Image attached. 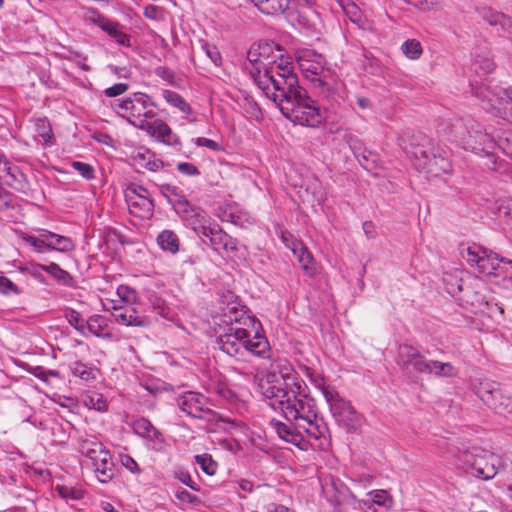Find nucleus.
Listing matches in <instances>:
<instances>
[{"mask_svg":"<svg viewBox=\"0 0 512 512\" xmlns=\"http://www.w3.org/2000/svg\"><path fill=\"white\" fill-rule=\"evenodd\" d=\"M450 133L453 134L456 142L460 143L464 149L475 153L484 152L487 162L485 166L488 169H496V157L493 153L484 150L483 145L488 142L489 135L485 133L479 123L473 119H458L450 127Z\"/></svg>","mask_w":512,"mask_h":512,"instance_id":"4","label":"nucleus"},{"mask_svg":"<svg viewBox=\"0 0 512 512\" xmlns=\"http://www.w3.org/2000/svg\"><path fill=\"white\" fill-rule=\"evenodd\" d=\"M174 210L185 218L187 221L193 222L198 218H205V212L199 208L193 207L185 196H177V199H170Z\"/></svg>","mask_w":512,"mask_h":512,"instance_id":"20","label":"nucleus"},{"mask_svg":"<svg viewBox=\"0 0 512 512\" xmlns=\"http://www.w3.org/2000/svg\"><path fill=\"white\" fill-rule=\"evenodd\" d=\"M297 63L305 79L320 86V54L304 48L297 52Z\"/></svg>","mask_w":512,"mask_h":512,"instance_id":"9","label":"nucleus"},{"mask_svg":"<svg viewBox=\"0 0 512 512\" xmlns=\"http://www.w3.org/2000/svg\"><path fill=\"white\" fill-rule=\"evenodd\" d=\"M177 170L186 176H198L200 174L199 169L194 164L188 162L178 163Z\"/></svg>","mask_w":512,"mask_h":512,"instance_id":"58","label":"nucleus"},{"mask_svg":"<svg viewBox=\"0 0 512 512\" xmlns=\"http://www.w3.org/2000/svg\"><path fill=\"white\" fill-rule=\"evenodd\" d=\"M246 327H224L223 332L217 336L216 342L219 348L231 357L242 359L246 354L263 357L269 349V343L264 335L254 332Z\"/></svg>","mask_w":512,"mask_h":512,"instance_id":"3","label":"nucleus"},{"mask_svg":"<svg viewBox=\"0 0 512 512\" xmlns=\"http://www.w3.org/2000/svg\"><path fill=\"white\" fill-rule=\"evenodd\" d=\"M200 53H203L216 66L221 63L222 58L217 47L208 42L201 41Z\"/></svg>","mask_w":512,"mask_h":512,"instance_id":"46","label":"nucleus"},{"mask_svg":"<svg viewBox=\"0 0 512 512\" xmlns=\"http://www.w3.org/2000/svg\"><path fill=\"white\" fill-rule=\"evenodd\" d=\"M0 293L4 295H19L21 291L8 277L0 276Z\"/></svg>","mask_w":512,"mask_h":512,"instance_id":"51","label":"nucleus"},{"mask_svg":"<svg viewBox=\"0 0 512 512\" xmlns=\"http://www.w3.org/2000/svg\"><path fill=\"white\" fill-rule=\"evenodd\" d=\"M257 47L258 51L261 52V56L265 62L271 61V65H277V58H280V61L283 60L282 54L276 56L272 55L274 51H282L280 45L275 43L274 41H261L257 44Z\"/></svg>","mask_w":512,"mask_h":512,"instance_id":"36","label":"nucleus"},{"mask_svg":"<svg viewBox=\"0 0 512 512\" xmlns=\"http://www.w3.org/2000/svg\"><path fill=\"white\" fill-rule=\"evenodd\" d=\"M247 59L252 64V68L250 70V74L253 77V72H256L257 69L260 70V73L265 72L266 69H269L271 65V61L265 62L261 56V52L258 51L257 44L251 46V48L247 52Z\"/></svg>","mask_w":512,"mask_h":512,"instance_id":"35","label":"nucleus"},{"mask_svg":"<svg viewBox=\"0 0 512 512\" xmlns=\"http://www.w3.org/2000/svg\"><path fill=\"white\" fill-rule=\"evenodd\" d=\"M425 374L434 375L436 377L450 378L456 376L457 370L450 362H441L428 359Z\"/></svg>","mask_w":512,"mask_h":512,"instance_id":"29","label":"nucleus"},{"mask_svg":"<svg viewBox=\"0 0 512 512\" xmlns=\"http://www.w3.org/2000/svg\"><path fill=\"white\" fill-rule=\"evenodd\" d=\"M47 243L49 244L48 251L57 250L61 252H68L74 249L73 241L66 237L51 231L46 230Z\"/></svg>","mask_w":512,"mask_h":512,"instance_id":"32","label":"nucleus"},{"mask_svg":"<svg viewBox=\"0 0 512 512\" xmlns=\"http://www.w3.org/2000/svg\"><path fill=\"white\" fill-rule=\"evenodd\" d=\"M80 452L89 457L90 459L95 458L97 454L104 450L103 444L92 435H87L82 438L79 443Z\"/></svg>","mask_w":512,"mask_h":512,"instance_id":"33","label":"nucleus"},{"mask_svg":"<svg viewBox=\"0 0 512 512\" xmlns=\"http://www.w3.org/2000/svg\"><path fill=\"white\" fill-rule=\"evenodd\" d=\"M498 17L497 26L500 27L501 31L505 34L512 35V18L502 13Z\"/></svg>","mask_w":512,"mask_h":512,"instance_id":"59","label":"nucleus"},{"mask_svg":"<svg viewBox=\"0 0 512 512\" xmlns=\"http://www.w3.org/2000/svg\"><path fill=\"white\" fill-rule=\"evenodd\" d=\"M154 72H155L156 76L167 81L168 83H170V84L174 83L175 74L171 69H169L165 66H159V67L155 68Z\"/></svg>","mask_w":512,"mask_h":512,"instance_id":"60","label":"nucleus"},{"mask_svg":"<svg viewBox=\"0 0 512 512\" xmlns=\"http://www.w3.org/2000/svg\"><path fill=\"white\" fill-rule=\"evenodd\" d=\"M475 394L492 410L501 415L512 412V398L500 383L483 379L474 386Z\"/></svg>","mask_w":512,"mask_h":512,"instance_id":"6","label":"nucleus"},{"mask_svg":"<svg viewBox=\"0 0 512 512\" xmlns=\"http://www.w3.org/2000/svg\"><path fill=\"white\" fill-rule=\"evenodd\" d=\"M112 107L119 115H121L122 117H127L131 124L136 125L135 122H132L130 120V118H134V116L140 115L138 103L134 101V94L123 100H116L113 103Z\"/></svg>","mask_w":512,"mask_h":512,"instance_id":"26","label":"nucleus"},{"mask_svg":"<svg viewBox=\"0 0 512 512\" xmlns=\"http://www.w3.org/2000/svg\"><path fill=\"white\" fill-rule=\"evenodd\" d=\"M158 246L165 252L176 254L179 251L180 240L178 235L172 230H163L157 236Z\"/></svg>","mask_w":512,"mask_h":512,"instance_id":"28","label":"nucleus"},{"mask_svg":"<svg viewBox=\"0 0 512 512\" xmlns=\"http://www.w3.org/2000/svg\"><path fill=\"white\" fill-rule=\"evenodd\" d=\"M473 95L480 99L482 102H486L484 106L485 109L495 110L497 113H501V108L497 106V97H499V93L493 91L487 85H480L472 88Z\"/></svg>","mask_w":512,"mask_h":512,"instance_id":"24","label":"nucleus"},{"mask_svg":"<svg viewBox=\"0 0 512 512\" xmlns=\"http://www.w3.org/2000/svg\"><path fill=\"white\" fill-rule=\"evenodd\" d=\"M13 195L5 190L0 184V211H5L12 207Z\"/></svg>","mask_w":512,"mask_h":512,"instance_id":"57","label":"nucleus"},{"mask_svg":"<svg viewBox=\"0 0 512 512\" xmlns=\"http://www.w3.org/2000/svg\"><path fill=\"white\" fill-rule=\"evenodd\" d=\"M3 172L5 173L6 183L13 189L24 194H27L31 190L26 175L17 166H6Z\"/></svg>","mask_w":512,"mask_h":512,"instance_id":"19","label":"nucleus"},{"mask_svg":"<svg viewBox=\"0 0 512 512\" xmlns=\"http://www.w3.org/2000/svg\"><path fill=\"white\" fill-rule=\"evenodd\" d=\"M497 106L501 108V112L512 111V87L504 89L502 94L497 97Z\"/></svg>","mask_w":512,"mask_h":512,"instance_id":"49","label":"nucleus"},{"mask_svg":"<svg viewBox=\"0 0 512 512\" xmlns=\"http://www.w3.org/2000/svg\"><path fill=\"white\" fill-rule=\"evenodd\" d=\"M36 268L42 269V271L49 273L56 281H58L62 285H65L67 287L75 286V280L71 276V274L66 270L62 269L58 264L54 262L48 265L38 264Z\"/></svg>","mask_w":512,"mask_h":512,"instance_id":"27","label":"nucleus"},{"mask_svg":"<svg viewBox=\"0 0 512 512\" xmlns=\"http://www.w3.org/2000/svg\"><path fill=\"white\" fill-rule=\"evenodd\" d=\"M144 16L148 19L160 21L164 19V11L155 5H148L144 8Z\"/></svg>","mask_w":512,"mask_h":512,"instance_id":"54","label":"nucleus"},{"mask_svg":"<svg viewBox=\"0 0 512 512\" xmlns=\"http://www.w3.org/2000/svg\"><path fill=\"white\" fill-rule=\"evenodd\" d=\"M34 126L37 135L41 137L45 145L51 146L54 144V135L52 132V128L49 121L46 118L36 119Z\"/></svg>","mask_w":512,"mask_h":512,"instance_id":"40","label":"nucleus"},{"mask_svg":"<svg viewBox=\"0 0 512 512\" xmlns=\"http://www.w3.org/2000/svg\"><path fill=\"white\" fill-rule=\"evenodd\" d=\"M328 502L334 507V512H352L357 509L358 499L348 488H340L339 495L328 496Z\"/></svg>","mask_w":512,"mask_h":512,"instance_id":"18","label":"nucleus"},{"mask_svg":"<svg viewBox=\"0 0 512 512\" xmlns=\"http://www.w3.org/2000/svg\"><path fill=\"white\" fill-rule=\"evenodd\" d=\"M322 394L324 395L326 402L330 407V411L333 417L338 421L343 414L351 408V404L345 401L337 391H334L324 384V378L322 377Z\"/></svg>","mask_w":512,"mask_h":512,"instance_id":"17","label":"nucleus"},{"mask_svg":"<svg viewBox=\"0 0 512 512\" xmlns=\"http://www.w3.org/2000/svg\"><path fill=\"white\" fill-rule=\"evenodd\" d=\"M115 311V320L123 325L146 327L150 324L149 318L139 313L132 305L116 308Z\"/></svg>","mask_w":512,"mask_h":512,"instance_id":"14","label":"nucleus"},{"mask_svg":"<svg viewBox=\"0 0 512 512\" xmlns=\"http://www.w3.org/2000/svg\"><path fill=\"white\" fill-rule=\"evenodd\" d=\"M427 173L439 176L440 173L448 174L452 165L445 155H442L440 148H432L431 159L425 162Z\"/></svg>","mask_w":512,"mask_h":512,"instance_id":"21","label":"nucleus"},{"mask_svg":"<svg viewBox=\"0 0 512 512\" xmlns=\"http://www.w3.org/2000/svg\"><path fill=\"white\" fill-rule=\"evenodd\" d=\"M71 166L85 179L91 180L94 178V168L92 165L80 161H73Z\"/></svg>","mask_w":512,"mask_h":512,"instance_id":"53","label":"nucleus"},{"mask_svg":"<svg viewBox=\"0 0 512 512\" xmlns=\"http://www.w3.org/2000/svg\"><path fill=\"white\" fill-rule=\"evenodd\" d=\"M458 290L461 293L460 300L470 305L472 309H481L488 306L485 296L475 286L460 284Z\"/></svg>","mask_w":512,"mask_h":512,"instance_id":"22","label":"nucleus"},{"mask_svg":"<svg viewBox=\"0 0 512 512\" xmlns=\"http://www.w3.org/2000/svg\"><path fill=\"white\" fill-rule=\"evenodd\" d=\"M209 246L220 256H230L237 251L236 240L224 232L217 224H214V234Z\"/></svg>","mask_w":512,"mask_h":512,"instance_id":"13","label":"nucleus"},{"mask_svg":"<svg viewBox=\"0 0 512 512\" xmlns=\"http://www.w3.org/2000/svg\"><path fill=\"white\" fill-rule=\"evenodd\" d=\"M461 460L469 467L471 475L482 480L492 479L501 464V458L498 455L477 448L465 451Z\"/></svg>","mask_w":512,"mask_h":512,"instance_id":"5","label":"nucleus"},{"mask_svg":"<svg viewBox=\"0 0 512 512\" xmlns=\"http://www.w3.org/2000/svg\"><path fill=\"white\" fill-rule=\"evenodd\" d=\"M91 460L98 480L101 483H108L114 477V463L110 452L104 449Z\"/></svg>","mask_w":512,"mask_h":512,"instance_id":"16","label":"nucleus"},{"mask_svg":"<svg viewBox=\"0 0 512 512\" xmlns=\"http://www.w3.org/2000/svg\"><path fill=\"white\" fill-rule=\"evenodd\" d=\"M16 235L26 244L31 246L36 252L44 253L48 251L49 244L46 238V229L38 230V235H30L22 230H17Z\"/></svg>","mask_w":512,"mask_h":512,"instance_id":"23","label":"nucleus"},{"mask_svg":"<svg viewBox=\"0 0 512 512\" xmlns=\"http://www.w3.org/2000/svg\"><path fill=\"white\" fill-rule=\"evenodd\" d=\"M428 359L414 346L402 344L398 348L397 364L407 377L425 374Z\"/></svg>","mask_w":512,"mask_h":512,"instance_id":"8","label":"nucleus"},{"mask_svg":"<svg viewBox=\"0 0 512 512\" xmlns=\"http://www.w3.org/2000/svg\"><path fill=\"white\" fill-rule=\"evenodd\" d=\"M257 86L278 105L281 113L294 123L317 128L320 109L306 90L298 85V78L288 61L272 65L265 72H253Z\"/></svg>","mask_w":512,"mask_h":512,"instance_id":"1","label":"nucleus"},{"mask_svg":"<svg viewBox=\"0 0 512 512\" xmlns=\"http://www.w3.org/2000/svg\"><path fill=\"white\" fill-rule=\"evenodd\" d=\"M153 307L158 310V314L163 317H168L170 314L169 307L165 304V301L160 297H155L152 301Z\"/></svg>","mask_w":512,"mask_h":512,"instance_id":"64","label":"nucleus"},{"mask_svg":"<svg viewBox=\"0 0 512 512\" xmlns=\"http://www.w3.org/2000/svg\"><path fill=\"white\" fill-rule=\"evenodd\" d=\"M124 196L131 215L143 220L152 217L154 202L150 196H138L133 192H124Z\"/></svg>","mask_w":512,"mask_h":512,"instance_id":"10","label":"nucleus"},{"mask_svg":"<svg viewBox=\"0 0 512 512\" xmlns=\"http://www.w3.org/2000/svg\"><path fill=\"white\" fill-rule=\"evenodd\" d=\"M70 368L72 374L81 378L82 380L89 381L95 377L92 368L88 367L82 362H74Z\"/></svg>","mask_w":512,"mask_h":512,"instance_id":"45","label":"nucleus"},{"mask_svg":"<svg viewBox=\"0 0 512 512\" xmlns=\"http://www.w3.org/2000/svg\"><path fill=\"white\" fill-rule=\"evenodd\" d=\"M56 491L64 499H79L81 498V492L65 485L56 486Z\"/></svg>","mask_w":512,"mask_h":512,"instance_id":"55","label":"nucleus"},{"mask_svg":"<svg viewBox=\"0 0 512 512\" xmlns=\"http://www.w3.org/2000/svg\"><path fill=\"white\" fill-rule=\"evenodd\" d=\"M305 382L295 375L270 373L259 382V391L269 406L288 421L303 420L319 430L315 400L305 392Z\"/></svg>","mask_w":512,"mask_h":512,"instance_id":"2","label":"nucleus"},{"mask_svg":"<svg viewBox=\"0 0 512 512\" xmlns=\"http://www.w3.org/2000/svg\"><path fill=\"white\" fill-rule=\"evenodd\" d=\"M133 430L137 435L150 441H163L161 432L146 418L136 420L133 424Z\"/></svg>","mask_w":512,"mask_h":512,"instance_id":"25","label":"nucleus"},{"mask_svg":"<svg viewBox=\"0 0 512 512\" xmlns=\"http://www.w3.org/2000/svg\"><path fill=\"white\" fill-rule=\"evenodd\" d=\"M372 496V502L376 505L391 508L393 500L385 490H374L369 493Z\"/></svg>","mask_w":512,"mask_h":512,"instance_id":"48","label":"nucleus"},{"mask_svg":"<svg viewBox=\"0 0 512 512\" xmlns=\"http://www.w3.org/2000/svg\"><path fill=\"white\" fill-rule=\"evenodd\" d=\"M141 130L146 131L152 137L157 138L159 141L167 145H179V138L173 134L171 128L160 119H156L150 123L139 124Z\"/></svg>","mask_w":512,"mask_h":512,"instance_id":"11","label":"nucleus"},{"mask_svg":"<svg viewBox=\"0 0 512 512\" xmlns=\"http://www.w3.org/2000/svg\"><path fill=\"white\" fill-rule=\"evenodd\" d=\"M64 317L67 319L68 323L74 327L82 335L86 336V321L82 318L81 314L74 309H66L64 312Z\"/></svg>","mask_w":512,"mask_h":512,"instance_id":"41","label":"nucleus"},{"mask_svg":"<svg viewBox=\"0 0 512 512\" xmlns=\"http://www.w3.org/2000/svg\"><path fill=\"white\" fill-rule=\"evenodd\" d=\"M480 17L486 21L490 26H497L498 17L502 12L494 11L489 7H482L478 9Z\"/></svg>","mask_w":512,"mask_h":512,"instance_id":"50","label":"nucleus"},{"mask_svg":"<svg viewBox=\"0 0 512 512\" xmlns=\"http://www.w3.org/2000/svg\"><path fill=\"white\" fill-rule=\"evenodd\" d=\"M401 50L406 57L412 60L418 59L423 52L420 42L415 39L405 41L401 46Z\"/></svg>","mask_w":512,"mask_h":512,"instance_id":"43","label":"nucleus"},{"mask_svg":"<svg viewBox=\"0 0 512 512\" xmlns=\"http://www.w3.org/2000/svg\"><path fill=\"white\" fill-rule=\"evenodd\" d=\"M134 101H136L138 104L141 105L140 109V115L134 116V118L138 119L140 121V124H146L147 119H153L156 116V113L148 109V107H157V105L154 102L149 101V96L142 93V92H136L134 93Z\"/></svg>","mask_w":512,"mask_h":512,"instance_id":"30","label":"nucleus"},{"mask_svg":"<svg viewBox=\"0 0 512 512\" xmlns=\"http://www.w3.org/2000/svg\"><path fill=\"white\" fill-rule=\"evenodd\" d=\"M178 407L189 416L210 421H218V415L212 409L206 407V398L196 392L187 391L177 397Z\"/></svg>","mask_w":512,"mask_h":512,"instance_id":"7","label":"nucleus"},{"mask_svg":"<svg viewBox=\"0 0 512 512\" xmlns=\"http://www.w3.org/2000/svg\"><path fill=\"white\" fill-rule=\"evenodd\" d=\"M108 326L107 319L99 314L92 315L86 321V331L94 334L97 337H110V334H102V331Z\"/></svg>","mask_w":512,"mask_h":512,"instance_id":"39","label":"nucleus"},{"mask_svg":"<svg viewBox=\"0 0 512 512\" xmlns=\"http://www.w3.org/2000/svg\"><path fill=\"white\" fill-rule=\"evenodd\" d=\"M196 462L201 466V469L208 475H214L217 471L218 465L209 454H202L195 456Z\"/></svg>","mask_w":512,"mask_h":512,"instance_id":"44","label":"nucleus"},{"mask_svg":"<svg viewBox=\"0 0 512 512\" xmlns=\"http://www.w3.org/2000/svg\"><path fill=\"white\" fill-rule=\"evenodd\" d=\"M340 488L347 487L340 480L330 476L329 482L326 481L325 486L322 485V492L328 499V496L333 497L334 495H339Z\"/></svg>","mask_w":512,"mask_h":512,"instance_id":"47","label":"nucleus"},{"mask_svg":"<svg viewBox=\"0 0 512 512\" xmlns=\"http://www.w3.org/2000/svg\"><path fill=\"white\" fill-rule=\"evenodd\" d=\"M193 230L202 239L205 245H209L214 234V224H211L210 218L205 213V218L200 217L196 221L191 222Z\"/></svg>","mask_w":512,"mask_h":512,"instance_id":"31","label":"nucleus"},{"mask_svg":"<svg viewBox=\"0 0 512 512\" xmlns=\"http://www.w3.org/2000/svg\"><path fill=\"white\" fill-rule=\"evenodd\" d=\"M506 265L512 268V260H505L500 258L498 254L486 250L477 266V270L488 276H499L505 270Z\"/></svg>","mask_w":512,"mask_h":512,"instance_id":"12","label":"nucleus"},{"mask_svg":"<svg viewBox=\"0 0 512 512\" xmlns=\"http://www.w3.org/2000/svg\"><path fill=\"white\" fill-rule=\"evenodd\" d=\"M431 152H432V149L431 150H425L423 148H417L415 151H414V156L417 160H419V166L422 168V169H426V165H425V162L426 161H429L431 159Z\"/></svg>","mask_w":512,"mask_h":512,"instance_id":"63","label":"nucleus"},{"mask_svg":"<svg viewBox=\"0 0 512 512\" xmlns=\"http://www.w3.org/2000/svg\"><path fill=\"white\" fill-rule=\"evenodd\" d=\"M245 306H241L235 302L227 303L226 307L222 308V318L228 319V315L239 314V317H243Z\"/></svg>","mask_w":512,"mask_h":512,"instance_id":"56","label":"nucleus"},{"mask_svg":"<svg viewBox=\"0 0 512 512\" xmlns=\"http://www.w3.org/2000/svg\"><path fill=\"white\" fill-rule=\"evenodd\" d=\"M122 465L132 473H140V468L137 462L130 455H121Z\"/></svg>","mask_w":512,"mask_h":512,"instance_id":"62","label":"nucleus"},{"mask_svg":"<svg viewBox=\"0 0 512 512\" xmlns=\"http://www.w3.org/2000/svg\"><path fill=\"white\" fill-rule=\"evenodd\" d=\"M364 418L352 406L348 409L338 422H341L351 432H357L363 424Z\"/></svg>","mask_w":512,"mask_h":512,"instance_id":"37","label":"nucleus"},{"mask_svg":"<svg viewBox=\"0 0 512 512\" xmlns=\"http://www.w3.org/2000/svg\"><path fill=\"white\" fill-rule=\"evenodd\" d=\"M290 0H260L257 8L266 15L283 13L289 6Z\"/></svg>","mask_w":512,"mask_h":512,"instance_id":"34","label":"nucleus"},{"mask_svg":"<svg viewBox=\"0 0 512 512\" xmlns=\"http://www.w3.org/2000/svg\"><path fill=\"white\" fill-rule=\"evenodd\" d=\"M222 322L225 324V327L233 326L234 324L238 325V327H249L252 326L254 328L255 326V319L247 314V311L244 309V315L243 317H239V314L235 313L232 316L228 315V319L222 318Z\"/></svg>","mask_w":512,"mask_h":512,"instance_id":"42","label":"nucleus"},{"mask_svg":"<svg viewBox=\"0 0 512 512\" xmlns=\"http://www.w3.org/2000/svg\"><path fill=\"white\" fill-rule=\"evenodd\" d=\"M129 86L126 83H116L113 86L105 89L104 93L108 97H116L128 90Z\"/></svg>","mask_w":512,"mask_h":512,"instance_id":"61","label":"nucleus"},{"mask_svg":"<svg viewBox=\"0 0 512 512\" xmlns=\"http://www.w3.org/2000/svg\"><path fill=\"white\" fill-rule=\"evenodd\" d=\"M487 249L485 248H482L480 246H476V245H473V246H470L467 248V261L468 263H470L471 265H476V267L479 265L480 263V260L484 254V252L486 251Z\"/></svg>","mask_w":512,"mask_h":512,"instance_id":"52","label":"nucleus"},{"mask_svg":"<svg viewBox=\"0 0 512 512\" xmlns=\"http://www.w3.org/2000/svg\"><path fill=\"white\" fill-rule=\"evenodd\" d=\"M163 98L173 107L179 109L184 114H191L192 108L190 104L177 92L172 90H164Z\"/></svg>","mask_w":512,"mask_h":512,"instance_id":"38","label":"nucleus"},{"mask_svg":"<svg viewBox=\"0 0 512 512\" xmlns=\"http://www.w3.org/2000/svg\"><path fill=\"white\" fill-rule=\"evenodd\" d=\"M98 26L119 45L130 47L131 37L126 33L125 27L118 22L110 20L105 17H100L97 20Z\"/></svg>","mask_w":512,"mask_h":512,"instance_id":"15","label":"nucleus"}]
</instances>
